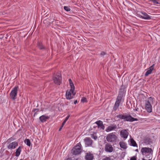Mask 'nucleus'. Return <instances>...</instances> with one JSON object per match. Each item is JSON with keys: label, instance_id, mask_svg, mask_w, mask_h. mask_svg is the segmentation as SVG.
<instances>
[{"label": "nucleus", "instance_id": "obj_20", "mask_svg": "<svg viewBox=\"0 0 160 160\" xmlns=\"http://www.w3.org/2000/svg\"><path fill=\"white\" fill-rule=\"evenodd\" d=\"M144 143L146 145H150L152 143V139L148 138H147L144 139Z\"/></svg>", "mask_w": 160, "mask_h": 160}, {"label": "nucleus", "instance_id": "obj_24", "mask_svg": "<svg viewBox=\"0 0 160 160\" xmlns=\"http://www.w3.org/2000/svg\"><path fill=\"white\" fill-rule=\"evenodd\" d=\"M130 145L133 147H138L137 144L136 142L133 138H131L130 139Z\"/></svg>", "mask_w": 160, "mask_h": 160}, {"label": "nucleus", "instance_id": "obj_14", "mask_svg": "<svg viewBox=\"0 0 160 160\" xmlns=\"http://www.w3.org/2000/svg\"><path fill=\"white\" fill-rule=\"evenodd\" d=\"M85 158L86 160H93L94 159V156L90 152H86L85 153Z\"/></svg>", "mask_w": 160, "mask_h": 160}, {"label": "nucleus", "instance_id": "obj_1", "mask_svg": "<svg viewBox=\"0 0 160 160\" xmlns=\"http://www.w3.org/2000/svg\"><path fill=\"white\" fill-rule=\"evenodd\" d=\"M81 145L80 143H78L71 150V153L73 155H77L79 154L81 152Z\"/></svg>", "mask_w": 160, "mask_h": 160}, {"label": "nucleus", "instance_id": "obj_16", "mask_svg": "<svg viewBox=\"0 0 160 160\" xmlns=\"http://www.w3.org/2000/svg\"><path fill=\"white\" fill-rule=\"evenodd\" d=\"M84 141L85 145L87 146H91L92 143V141L90 138H86Z\"/></svg>", "mask_w": 160, "mask_h": 160}, {"label": "nucleus", "instance_id": "obj_34", "mask_svg": "<svg viewBox=\"0 0 160 160\" xmlns=\"http://www.w3.org/2000/svg\"><path fill=\"white\" fill-rule=\"evenodd\" d=\"M81 101L82 102H87V99L85 97H83L81 99Z\"/></svg>", "mask_w": 160, "mask_h": 160}, {"label": "nucleus", "instance_id": "obj_15", "mask_svg": "<svg viewBox=\"0 0 160 160\" xmlns=\"http://www.w3.org/2000/svg\"><path fill=\"white\" fill-rule=\"evenodd\" d=\"M98 126V128L103 130L105 128V126L103 124V122L101 120H98L95 122Z\"/></svg>", "mask_w": 160, "mask_h": 160}, {"label": "nucleus", "instance_id": "obj_7", "mask_svg": "<svg viewBox=\"0 0 160 160\" xmlns=\"http://www.w3.org/2000/svg\"><path fill=\"white\" fill-rule=\"evenodd\" d=\"M104 150L106 152L111 153L113 151L114 149L111 144L107 143L105 145Z\"/></svg>", "mask_w": 160, "mask_h": 160}, {"label": "nucleus", "instance_id": "obj_41", "mask_svg": "<svg viewBox=\"0 0 160 160\" xmlns=\"http://www.w3.org/2000/svg\"><path fill=\"white\" fill-rule=\"evenodd\" d=\"M63 127L62 126H61L59 129V131H60L62 129V128Z\"/></svg>", "mask_w": 160, "mask_h": 160}, {"label": "nucleus", "instance_id": "obj_12", "mask_svg": "<svg viewBox=\"0 0 160 160\" xmlns=\"http://www.w3.org/2000/svg\"><path fill=\"white\" fill-rule=\"evenodd\" d=\"M18 143L17 142H13L10 143L7 147L8 149H14L18 146Z\"/></svg>", "mask_w": 160, "mask_h": 160}, {"label": "nucleus", "instance_id": "obj_30", "mask_svg": "<svg viewBox=\"0 0 160 160\" xmlns=\"http://www.w3.org/2000/svg\"><path fill=\"white\" fill-rule=\"evenodd\" d=\"M64 9L67 12L70 11L71 10L70 7L64 6Z\"/></svg>", "mask_w": 160, "mask_h": 160}, {"label": "nucleus", "instance_id": "obj_43", "mask_svg": "<svg viewBox=\"0 0 160 160\" xmlns=\"http://www.w3.org/2000/svg\"><path fill=\"white\" fill-rule=\"evenodd\" d=\"M151 159H152V158H151L150 159H149L148 160L145 159L144 158H142V160H151Z\"/></svg>", "mask_w": 160, "mask_h": 160}, {"label": "nucleus", "instance_id": "obj_40", "mask_svg": "<svg viewBox=\"0 0 160 160\" xmlns=\"http://www.w3.org/2000/svg\"><path fill=\"white\" fill-rule=\"evenodd\" d=\"M66 122L64 121L62 123V126H63L65 124Z\"/></svg>", "mask_w": 160, "mask_h": 160}, {"label": "nucleus", "instance_id": "obj_28", "mask_svg": "<svg viewBox=\"0 0 160 160\" xmlns=\"http://www.w3.org/2000/svg\"><path fill=\"white\" fill-rule=\"evenodd\" d=\"M152 152L151 153H149L147 154H146L145 155H143V156H144L146 158H151L152 156Z\"/></svg>", "mask_w": 160, "mask_h": 160}, {"label": "nucleus", "instance_id": "obj_10", "mask_svg": "<svg viewBox=\"0 0 160 160\" xmlns=\"http://www.w3.org/2000/svg\"><path fill=\"white\" fill-rule=\"evenodd\" d=\"M120 134L122 138L126 139L127 138L129 133L127 130L124 129H122L121 131Z\"/></svg>", "mask_w": 160, "mask_h": 160}, {"label": "nucleus", "instance_id": "obj_38", "mask_svg": "<svg viewBox=\"0 0 160 160\" xmlns=\"http://www.w3.org/2000/svg\"><path fill=\"white\" fill-rule=\"evenodd\" d=\"M130 160H137V158L136 156H133L131 158Z\"/></svg>", "mask_w": 160, "mask_h": 160}, {"label": "nucleus", "instance_id": "obj_44", "mask_svg": "<svg viewBox=\"0 0 160 160\" xmlns=\"http://www.w3.org/2000/svg\"><path fill=\"white\" fill-rule=\"evenodd\" d=\"M77 103V100H75V101H74V104H76Z\"/></svg>", "mask_w": 160, "mask_h": 160}, {"label": "nucleus", "instance_id": "obj_19", "mask_svg": "<svg viewBox=\"0 0 160 160\" xmlns=\"http://www.w3.org/2000/svg\"><path fill=\"white\" fill-rule=\"evenodd\" d=\"M49 118V117L45 115H42L39 117L40 120L42 122L46 121Z\"/></svg>", "mask_w": 160, "mask_h": 160}, {"label": "nucleus", "instance_id": "obj_3", "mask_svg": "<svg viewBox=\"0 0 160 160\" xmlns=\"http://www.w3.org/2000/svg\"><path fill=\"white\" fill-rule=\"evenodd\" d=\"M18 88V86H15L12 89L10 93V97L13 100H15L16 98V97L17 95Z\"/></svg>", "mask_w": 160, "mask_h": 160}, {"label": "nucleus", "instance_id": "obj_8", "mask_svg": "<svg viewBox=\"0 0 160 160\" xmlns=\"http://www.w3.org/2000/svg\"><path fill=\"white\" fill-rule=\"evenodd\" d=\"M141 151L142 155H145L146 154L152 152V150L151 148L147 147L142 148Z\"/></svg>", "mask_w": 160, "mask_h": 160}, {"label": "nucleus", "instance_id": "obj_36", "mask_svg": "<svg viewBox=\"0 0 160 160\" xmlns=\"http://www.w3.org/2000/svg\"><path fill=\"white\" fill-rule=\"evenodd\" d=\"M91 137L92 138H93L95 140H96L97 139V137L96 136H95L93 134H91Z\"/></svg>", "mask_w": 160, "mask_h": 160}, {"label": "nucleus", "instance_id": "obj_32", "mask_svg": "<svg viewBox=\"0 0 160 160\" xmlns=\"http://www.w3.org/2000/svg\"><path fill=\"white\" fill-rule=\"evenodd\" d=\"M158 1H157L156 0H154L153 1V3L154 4H158L160 5V1H159V2H158Z\"/></svg>", "mask_w": 160, "mask_h": 160}, {"label": "nucleus", "instance_id": "obj_47", "mask_svg": "<svg viewBox=\"0 0 160 160\" xmlns=\"http://www.w3.org/2000/svg\"><path fill=\"white\" fill-rule=\"evenodd\" d=\"M135 111H138V108H136L135 109Z\"/></svg>", "mask_w": 160, "mask_h": 160}, {"label": "nucleus", "instance_id": "obj_29", "mask_svg": "<svg viewBox=\"0 0 160 160\" xmlns=\"http://www.w3.org/2000/svg\"><path fill=\"white\" fill-rule=\"evenodd\" d=\"M116 117L119 118L120 119H124V115L123 114H118L116 116Z\"/></svg>", "mask_w": 160, "mask_h": 160}, {"label": "nucleus", "instance_id": "obj_17", "mask_svg": "<svg viewBox=\"0 0 160 160\" xmlns=\"http://www.w3.org/2000/svg\"><path fill=\"white\" fill-rule=\"evenodd\" d=\"M155 64H153L151 67H150L148 69V70L146 72L145 76H148L149 74L151 73L152 71L154 69V67L155 66Z\"/></svg>", "mask_w": 160, "mask_h": 160}, {"label": "nucleus", "instance_id": "obj_4", "mask_svg": "<svg viewBox=\"0 0 160 160\" xmlns=\"http://www.w3.org/2000/svg\"><path fill=\"white\" fill-rule=\"evenodd\" d=\"M117 138V137L113 133H112L108 135L106 139L108 142H111L115 141Z\"/></svg>", "mask_w": 160, "mask_h": 160}, {"label": "nucleus", "instance_id": "obj_33", "mask_svg": "<svg viewBox=\"0 0 160 160\" xmlns=\"http://www.w3.org/2000/svg\"><path fill=\"white\" fill-rule=\"evenodd\" d=\"M102 160H113L112 158H111L109 157H106Z\"/></svg>", "mask_w": 160, "mask_h": 160}, {"label": "nucleus", "instance_id": "obj_22", "mask_svg": "<svg viewBox=\"0 0 160 160\" xmlns=\"http://www.w3.org/2000/svg\"><path fill=\"white\" fill-rule=\"evenodd\" d=\"M119 145L121 148L124 149H126L127 148L126 143L124 142H119Z\"/></svg>", "mask_w": 160, "mask_h": 160}, {"label": "nucleus", "instance_id": "obj_46", "mask_svg": "<svg viewBox=\"0 0 160 160\" xmlns=\"http://www.w3.org/2000/svg\"><path fill=\"white\" fill-rule=\"evenodd\" d=\"M65 160H72V159L71 158H68Z\"/></svg>", "mask_w": 160, "mask_h": 160}, {"label": "nucleus", "instance_id": "obj_42", "mask_svg": "<svg viewBox=\"0 0 160 160\" xmlns=\"http://www.w3.org/2000/svg\"><path fill=\"white\" fill-rule=\"evenodd\" d=\"M38 114V112H35V113L33 115V117H35V115Z\"/></svg>", "mask_w": 160, "mask_h": 160}, {"label": "nucleus", "instance_id": "obj_45", "mask_svg": "<svg viewBox=\"0 0 160 160\" xmlns=\"http://www.w3.org/2000/svg\"><path fill=\"white\" fill-rule=\"evenodd\" d=\"M149 99L150 100L152 101V97H150L149 98Z\"/></svg>", "mask_w": 160, "mask_h": 160}, {"label": "nucleus", "instance_id": "obj_18", "mask_svg": "<svg viewBox=\"0 0 160 160\" xmlns=\"http://www.w3.org/2000/svg\"><path fill=\"white\" fill-rule=\"evenodd\" d=\"M117 128V126L115 124L112 125L111 126H109L106 130L107 132H109L112 130L116 129Z\"/></svg>", "mask_w": 160, "mask_h": 160}, {"label": "nucleus", "instance_id": "obj_21", "mask_svg": "<svg viewBox=\"0 0 160 160\" xmlns=\"http://www.w3.org/2000/svg\"><path fill=\"white\" fill-rule=\"evenodd\" d=\"M22 147L21 146H19L18 148H17L16 149V151L15 152L16 156L18 157L19 156V155H20V154L21 153V152L22 151Z\"/></svg>", "mask_w": 160, "mask_h": 160}, {"label": "nucleus", "instance_id": "obj_25", "mask_svg": "<svg viewBox=\"0 0 160 160\" xmlns=\"http://www.w3.org/2000/svg\"><path fill=\"white\" fill-rule=\"evenodd\" d=\"M37 46L39 48L40 50H45L46 49V48L44 47L42 45V43L40 42H38Z\"/></svg>", "mask_w": 160, "mask_h": 160}, {"label": "nucleus", "instance_id": "obj_23", "mask_svg": "<svg viewBox=\"0 0 160 160\" xmlns=\"http://www.w3.org/2000/svg\"><path fill=\"white\" fill-rule=\"evenodd\" d=\"M69 84L71 87L70 91L73 92V91H74L75 87L72 80L70 79H69Z\"/></svg>", "mask_w": 160, "mask_h": 160}, {"label": "nucleus", "instance_id": "obj_11", "mask_svg": "<svg viewBox=\"0 0 160 160\" xmlns=\"http://www.w3.org/2000/svg\"><path fill=\"white\" fill-rule=\"evenodd\" d=\"M145 108L148 112L150 113L152 112V106L149 100L146 101Z\"/></svg>", "mask_w": 160, "mask_h": 160}, {"label": "nucleus", "instance_id": "obj_27", "mask_svg": "<svg viewBox=\"0 0 160 160\" xmlns=\"http://www.w3.org/2000/svg\"><path fill=\"white\" fill-rule=\"evenodd\" d=\"M24 142L29 147H30L31 144V143L29 139H26L24 141Z\"/></svg>", "mask_w": 160, "mask_h": 160}, {"label": "nucleus", "instance_id": "obj_48", "mask_svg": "<svg viewBox=\"0 0 160 160\" xmlns=\"http://www.w3.org/2000/svg\"><path fill=\"white\" fill-rule=\"evenodd\" d=\"M136 151H138V149H136Z\"/></svg>", "mask_w": 160, "mask_h": 160}, {"label": "nucleus", "instance_id": "obj_37", "mask_svg": "<svg viewBox=\"0 0 160 160\" xmlns=\"http://www.w3.org/2000/svg\"><path fill=\"white\" fill-rule=\"evenodd\" d=\"M39 111V109L38 108H34L32 110V112H38Z\"/></svg>", "mask_w": 160, "mask_h": 160}, {"label": "nucleus", "instance_id": "obj_2", "mask_svg": "<svg viewBox=\"0 0 160 160\" xmlns=\"http://www.w3.org/2000/svg\"><path fill=\"white\" fill-rule=\"evenodd\" d=\"M62 80L61 74L58 73L53 76V82L55 84L58 85H59L61 83Z\"/></svg>", "mask_w": 160, "mask_h": 160}, {"label": "nucleus", "instance_id": "obj_6", "mask_svg": "<svg viewBox=\"0 0 160 160\" xmlns=\"http://www.w3.org/2000/svg\"><path fill=\"white\" fill-rule=\"evenodd\" d=\"M123 120L125 121L130 122H132L134 121H137L138 120V119L132 117L130 115H124Z\"/></svg>", "mask_w": 160, "mask_h": 160}, {"label": "nucleus", "instance_id": "obj_35", "mask_svg": "<svg viewBox=\"0 0 160 160\" xmlns=\"http://www.w3.org/2000/svg\"><path fill=\"white\" fill-rule=\"evenodd\" d=\"M106 54V53L105 52L103 51L101 52L100 54V55L101 57H103L104 55H105Z\"/></svg>", "mask_w": 160, "mask_h": 160}, {"label": "nucleus", "instance_id": "obj_31", "mask_svg": "<svg viewBox=\"0 0 160 160\" xmlns=\"http://www.w3.org/2000/svg\"><path fill=\"white\" fill-rule=\"evenodd\" d=\"M15 139V138H13V137H11L7 140V142H11L14 141Z\"/></svg>", "mask_w": 160, "mask_h": 160}, {"label": "nucleus", "instance_id": "obj_39", "mask_svg": "<svg viewBox=\"0 0 160 160\" xmlns=\"http://www.w3.org/2000/svg\"><path fill=\"white\" fill-rule=\"evenodd\" d=\"M70 117V115H68L67 116V117L64 120V121H66L68 120V119L69 117Z\"/></svg>", "mask_w": 160, "mask_h": 160}, {"label": "nucleus", "instance_id": "obj_5", "mask_svg": "<svg viewBox=\"0 0 160 160\" xmlns=\"http://www.w3.org/2000/svg\"><path fill=\"white\" fill-rule=\"evenodd\" d=\"M122 98H121V96L120 95L119 96H118L115 102L114 106L113 107V110L114 111H116L118 108L120 106V103L121 102Z\"/></svg>", "mask_w": 160, "mask_h": 160}, {"label": "nucleus", "instance_id": "obj_9", "mask_svg": "<svg viewBox=\"0 0 160 160\" xmlns=\"http://www.w3.org/2000/svg\"><path fill=\"white\" fill-rule=\"evenodd\" d=\"M140 13H141L143 16L139 15V17L142 19L145 20H150L151 19V16L149 15L145 12L141 11L140 12Z\"/></svg>", "mask_w": 160, "mask_h": 160}, {"label": "nucleus", "instance_id": "obj_26", "mask_svg": "<svg viewBox=\"0 0 160 160\" xmlns=\"http://www.w3.org/2000/svg\"><path fill=\"white\" fill-rule=\"evenodd\" d=\"M122 87L121 86V88L120 89L119 92L118 96H119L120 95L121 96V98L122 99L124 93V89L122 88Z\"/></svg>", "mask_w": 160, "mask_h": 160}, {"label": "nucleus", "instance_id": "obj_13", "mask_svg": "<svg viewBox=\"0 0 160 160\" xmlns=\"http://www.w3.org/2000/svg\"><path fill=\"white\" fill-rule=\"evenodd\" d=\"M71 94H72L74 96L76 94V93L74 92V91H73L72 92L70 90L69 91H67L66 94V97L67 99H70L72 98L71 96Z\"/></svg>", "mask_w": 160, "mask_h": 160}]
</instances>
